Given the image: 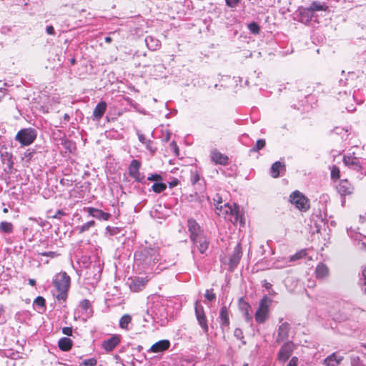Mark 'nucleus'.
<instances>
[{"label":"nucleus","mask_w":366,"mask_h":366,"mask_svg":"<svg viewBox=\"0 0 366 366\" xmlns=\"http://www.w3.org/2000/svg\"><path fill=\"white\" fill-rule=\"evenodd\" d=\"M36 138V132L32 128L22 129L18 132L15 139L22 146L31 144Z\"/></svg>","instance_id":"6"},{"label":"nucleus","mask_w":366,"mask_h":366,"mask_svg":"<svg viewBox=\"0 0 366 366\" xmlns=\"http://www.w3.org/2000/svg\"><path fill=\"white\" fill-rule=\"evenodd\" d=\"M179 180L177 179H174L169 183V187L173 188V187L177 186L179 184Z\"/></svg>","instance_id":"58"},{"label":"nucleus","mask_w":366,"mask_h":366,"mask_svg":"<svg viewBox=\"0 0 366 366\" xmlns=\"http://www.w3.org/2000/svg\"><path fill=\"white\" fill-rule=\"evenodd\" d=\"M248 29L254 34H259L260 29L259 25L255 22L249 24Z\"/></svg>","instance_id":"38"},{"label":"nucleus","mask_w":366,"mask_h":366,"mask_svg":"<svg viewBox=\"0 0 366 366\" xmlns=\"http://www.w3.org/2000/svg\"><path fill=\"white\" fill-rule=\"evenodd\" d=\"M193 245L197 248L201 254H204L208 249L209 242L204 234L199 235L191 239Z\"/></svg>","instance_id":"11"},{"label":"nucleus","mask_w":366,"mask_h":366,"mask_svg":"<svg viewBox=\"0 0 366 366\" xmlns=\"http://www.w3.org/2000/svg\"><path fill=\"white\" fill-rule=\"evenodd\" d=\"M204 297L212 302L216 299V295L213 292V290H207L204 294Z\"/></svg>","instance_id":"40"},{"label":"nucleus","mask_w":366,"mask_h":366,"mask_svg":"<svg viewBox=\"0 0 366 366\" xmlns=\"http://www.w3.org/2000/svg\"><path fill=\"white\" fill-rule=\"evenodd\" d=\"M147 47L151 50H156L159 46V41L152 36H148L145 39Z\"/></svg>","instance_id":"30"},{"label":"nucleus","mask_w":366,"mask_h":366,"mask_svg":"<svg viewBox=\"0 0 366 366\" xmlns=\"http://www.w3.org/2000/svg\"><path fill=\"white\" fill-rule=\"evenodd\" d=\"M290 330V324L286 322H282L277 329V335L276 340H275L276 342L280 343V342L287 340V339L289 337Z\"/></svg>","instance_id":"12"},{"label":"nucleus","mask_w":366,"mask_h":366,"mask_svg":"<svg viewBox=\"0 0 366 366\" xmlns=\"http://www.w3.org/2000/svg\"><path fill=\"white\" fill-rule=\"evenodd\" d=\"M34 304L41 308L45 307V299L43 297L38 296L34 301Z\"/></svg>","instance_id":"41"},{"label":"nucleus","mask_w":366,"mask_h":366,"mask_svg":"<svg viewBox=\"0 0 366 366\" xmlns=\"http://www.w3.org/2000/svg\"><path fill=\"white\" fill-rule=\"evenodd\" d=\"M309 7L313 13L315 11H326L328 9V6L326 5V4L321 3L320 1H313Z\"/></svg>","instance_id":"29"},{"label":"nucleus","mask_w":366,"mask_h":366,"mask_svg":"<svg viewBox=\"0 0 366 366\" xmlns=\"http://www.w3.org/2000/svg\"><path fill=\"white\" fill-rule=\"evenodd\" d=\"M39 254L43 257H49L51 258H54L59 255L56 252H40Z\"/></svg>","instance_id":"46"},{"label":"nucleus","mask_w":366,"mask_h":366,"mask_svg":"<svg viewBox=\"0 0 366 366\" xmlns=\"http://www.w3.org/2000/svg\"><path fill=\"white\" fill-rule=\"evenodd\" d=\"M342 161L348 168L366 175V159L357 157L353 153L345 154Z\"/></svg>","instance_id":"4"},{"label":"nucleus","mask_w":366,"mask_h":366,"mask_svg":"<svg viewBox=\"0 0 366 366\" xmlns=\"http://www.w3.org/2000/svg\"><path fill=\"white\" fill-rule=\"evenodd\" d=\"M199 180V176L197 172L192 173L191 182L194 184Z\"/></svg>","instance_id":"53"},{"label":"nucleus","mask_w":366,"mask_h":366,"mask_svg":"<svg viewBox=\"0 0 366 366\" xmlns=\"http://www.w3.org/2000/svg\"><path fill=\"white\" fill-rule=\"evenodd\" d=\"M170 346V342L167 340H162L154 343L149 349V351L157 353L167 350Z\"/></svg>","instance_id":"21"},{"label":"nucleus","mask_w":366,"mask_h":366,"mask_svg":"<svg viewBox=\"0 0 366 366\" xmlns=\"http://www.w3.org/2000/svg\"><path fill=\"white\" fill-rule=\"evenodd\" d=\"M170 148L174 152L176 156L179 155V148L177 143L174 141L170 143Z\"/></svg>","instance_id":"48"},{"label":"nucleus","mask_w":366,"mask_h":366,"mask_svg":"<svg viewBox=\"0 0 366 366\" xmlns=\"http://www.w3.org/2000/svg\"><path fill=\"white\" fill-rule=\"evenodd\" d=\"M295 350V345L291 341L285 342L280 347L277 353V360L281 362H285L291 356Z\"/></svg>","instance_id":"8"},{"label":"nucleus","mask_w":366,"mask_h":366,"mask_svg":"<svg viewBox=\"0 0 366 366\" xmlns=\"http://www.w3.org/2000/svg\"><path fill=\"white\" fill-rule=\"evenodd\" d=\"M290 200L292 204L301 211L305 212L310 208L307 198L299 191L293 192L290 195Z\"/></svg>","instance_id":"7"},{"label":"nucleus","mask_w":366,"mask_h":366,"mask_svg":"<svg viewBox=\"0 0 366 366\" xmlns=\"http://www.w3.org/2000/svg\"><path fill=\"white\" fill-rule=\"evenodd\" d=\"M362 289L364 290L365 292L366 293V280H364Z\"/></svg>","instance_id":"64"},{"label":"nucleus","mask_w":366,"mask_h":366,"mask_svg":"<svg viewBox=\"0 0 366 366\" xmlns=\"http://www.w3.org/2000/svg\"><path fill=\"white\" fill-rule=\"evenodd\" d=\"M88 213L90 216L99 219V220H108L111 214L109 213L105 212L101 209L94 208V207H89L87 209Z\"/></svg>","instance_id":"20"},{"label":"nucleus","mask_w":366,"mask_h":366,"mask_svg":"<svg viewBox=\"0 0 366 366\" xmlns=\"http://www.w3.org/2000/svg\"><path fill=\"white\" fill-rule=\"evenodd\" d=\"M152 142L150 140H148V142L145 144L146 147L148 150H149L152 153H154L156 150V149L153 148L151 145Z\"/></svg>","instance_id":"56"},{"label":"nucleus","mask_w":366,"mask_h":366,"mask_svg":"<svg viewBox=\"0 0 366 366\" xmlns=\"http://www.w3.org/2000/svg\"><path fill=\"white\" fill-rule=\"evenodd\" d=\"M73 345V342L69 337H61L58 342V346L62 351H69Z\"/></svg>","instance_id":"25"},{"label":"nucleus","mask_w":366,"mask_h":366,"mask_svg":"<svg viewBox=\"0 0 366 366\" xmlns=\"http://www.w3.org/2000/svg\"><path fill=\"white\" fill-rule=\"evenodd\" d=\"M105 41L107 43H110L112 41V38L110 36L105 37Z\"/></svg>","instance_id":"63"},{"label":"nucleus","mask_w":366,"mask_h":366,"mask_svg":"<svg viewBox=\"0 0 366 366\" xmlns=\"http://www.w3.org/2000/svg\"><path fill=\"white\" fill-rule=\"evenodd\" d=\"M138 139L142 144H146L148 140L146 139L145 136L143 134H138Z\"/></svg>","instance_id":"55"},{"label":"nucleus","mask_w":366,"mask_h":366,"mask_svg":"<svg viewBox=\"0 0 366 366\" xmlns=\"http://www.w3.org/2000/svg\"><path fill=\"white\" fill-rule=\"evenodd\" d=\"M147 280L144 277H135L131 278L128 282L130 289L134 292H138L145 286Z\"/></svg>","instance_id":"17"},{"label":"nucleus","mask_w":366,"mask_h":366,"mask_svg":"<svg viewBox=\"0 0 366 366\" xmlns=\"http://www.w3.org/2000/svg\"><path fill=\"white\" fill-rule=\"evenodd\" d=\"M162 177L158 174H152L147 177V180H149V181H158V180H162Z\"/></svg>","instance_id":"47"},{"label":"nucleus","mask_w":366,"mask_h":366,"mask_svg":"<svg viewBox=\"0 0 366 366\" xmlns=\"http://www.w3.org/2000/svg\"><path fill=\"white\" fill-rule=\"evenodd\" d=\"M337 190L343 197L352 194L354 192V187L347 179H342L337 186Z\"/></svg>","instance_id":"14"},{"label":"nucleus","mask_w":366,"mask_h":366,"mask_svg":"<svg viewBox=\"0 0 366 366\" xmlns=\"http://www.w3.org/2000/svg\"><path fill=\"white\" fill-rule=\"evenodd\" d=\"M210 157L215 164L226 165L228 162V157L222 154L217 149L211 152Z\"/></svg>","instance_id":"18"},{"label":"nucleus","mask_w":366,"mask_h":366,"mask_svg":"<svg viewBox=\"0 0 366 366\" xmlns=\"http://www.w3.org/2000/svg\"><path fill=\"white\" fill-rule=\"evenodd\" d=\"M187 226L190 233V239L195 238L199 235L204 234L203 230L201 229L198 223L193 219H188Z\"/></svg>","instance_id":"16"},{"label":"nucleus","mask_w":366,"mask_h":366,"mask_svg":"<svg viewBox=\"0 0 366 366\" xmlns=\"http://www.w3.org/2000/svg\"><path fill=\"white\" fill-rule=\"evenodd\" d=\"M107 109V104L105 102H100L94 108L92 114L94 120H99L104 114Z\"/></svg>","instance_id":"22"},{"label":"nucleus","mask_w":366,"mask_h":366,"mask_svg":"<svg viewBox=\"0 0 366 366\" xmlns=\"http://www.w3.org/2000/svg\"><path fill=\"white\" fill-rule=\"evenodd\" d=\"M97 364V360L96 358H89L86 360H83L80 364L79 366H96Z\"/></svg>","instance_id":"37"},{"label":"nucleus","mask_w":366,"mask_h":366,"mask_svg":"<svg viewBox=\"0 0 366 366\" xmlns=\"http://www.w3.org/2000/svg\"><path fill=\"white\" fill-rule=\"evenodd\" d=\"M340 169L337 166H333L331 169V178L332 179H337L340 178Z\"/></svg>","instance_id":"39"},{"label":"nucleus","mask_w":366,"mask_h":366,"mask_svg":"<svg viewBox=\"0 0 366 366\" xmlns=\"http://www.w3.org/2000/svg\"><path fill=\"white\" fill-rule=\"evenodd\" d=\"M229 308L226 305H222L219 310V320L223 332H228L229 330Z\"/></svg>","instance_id":"10"},{"label":"nucleus","mask_w":366,"mask_h":366,"mask_svg":"<svg viewBox=\"0 0 366 366\" xmlns=\"http://www.w3.org/2000/svg\"><path fill=\"white\" fill-rule=\"evenodd\" d=\"M73 329L71 327H65L62 328V333L67 336L72 335Z\"/></svg>","instance_id":"49"},{"label":"nucleus","mask_w":366,"mask_h":366,"mask_svg":"<svg viewBox=\"0 0 366 366\" xmlns=\"http://www.w3.org/2000/svg\"><path fill=\"white\" fill-rule=\"evenodd\" d=\"M299 360L297 357H292L287 366H297Z\"/></svg>","instance_id":"52"},{"label":"nucleus","mask_w":366,"mask_h":366,"mask_svg":"<svg viewBox=\"0 0 366 366\" xmlns=\"http://www.w3.org/2000/svg\"><path fill=\"white\" fill-rule=\"evenodd\" d=\"M129 175L138 182H142L144 179V177L139 172L131 174Z\"/></svg>","instance_id":"44"},{"label":"nucleus","mask_w":366,"mask_h":366,"mask_svg":"<svg viewBox=\"0 0 366 366\" xmlns=\"http://www.w3.org/2000/svg\"><path fill=\"white\" fill-rule=\"evenodd\" d=\"M342 359V356L338 355L337 353L334 352L325 360V363L327 366H337L341 362Z\"/></svg>","instance_id":"23"},{"label":"nucleus","mask_w":366,"mask_h":366,"mask_svg":"<svg viewBox=\"0 0 366 366\" xmlns=\"http://www.w3.org/2000/svg\"><path fill=\"white\" fill-rule=\"evenodd\" d=\"M194 309L195 315L199 326L204 333H207L209 331V327L203 306L199 305L198 302H196Z\"/></svg>","instance_id":"9"},{"label":"nucleus","mask_w":366,"mask_h":366,"mask_svg":"<svg viewBox=\"0 0 366 366\" xmlns=\"http://www.w3.org/2000/svg\"><path fill=\"white\" fill-rule=\"evenodd\" d=\"M141 162L137 159H133L129 167V174L139 172Z\"/></svg>","instance_id":"31"},{"label":"nucleus","mask_w":366,"mask_h":366,"mask_svg":"<svg viewBox=\"0 0 366 366\" xmlns=\"http://www.w3.org/2000/svg\"><path fill=\"white\" fill-rule=\"evenodd\" d=\"M159 259V252L157 248L145 247L134 254V263L142 270H146Z\"/></svg>","instance_id":"1"},{"label":"nucleus","mask_w":366,"mask_h":366,"mask_svg":"<svg viewBox=\"0 0 366 366\" xmlns=\"http://www.w3.org/2000/svg\"><path fill=\"white\" fill-rule=\"evenodd\" d=\"M239 308L242 312L246 322H249L252 320V311L250 305L242 298L239 300Z\"/></svg>","instance_id":"15"},{"label":"nucleus","mask_w":366,"mask_h":366,"mask_svg":"<svg viewBox=\"0 0 366 366\" xmlns=\"http://www.w3.org/2000/svg\"><path fill=\"white\" fill-rule=\"evenodd\" d=\"M306 254L305 252L302 250L297 252L295 254L290 257V261L293 262L297 259L302 258Z\"/></svg>","instance_id":"43"},{"label":"nucleus","mask_w":366,"mask_h":366,"mask_svg":"<svg viewBox=\"0 0 366 366\" xmlns=\"http://www.w3.org/2000/svg\"><path fill=\"white\" fill-rule=\"evenodd\" d=\"M285 165L280 162H275L271 167L270 174L274 178H277L280 176V169L284 167Z\"/></svg>","instance_id":"27"},{"label":"nucleus","mask_w":366,"mask_h":366,"mask_svg":"<svg viewBox=\"0 0 366 366\" xmlns=\"http://www.w3.org/2000/svg\"><path fill=\"white\" fill-rule=\"evenodd\" d=\"M29 284L30 285H31V286H35V285H36V281H35V280H34V279H29Z\"/></svg>","instance_id":"61"},{"label":"nucleus","mask_w":366,"mask_h":366,"mask_svg":"<svg viewBox=\"0 0 366 366\" xmlns=\"http://www.w3.org/2000/svg\"><path fill=\"white\" fill-rule=\"evenodd\" d=\"M242 248L240 244H237L234 248L232 254L229 257V269L232 271L239 264L242 258Z\"/></svg>","instance_id":"13"},{"label":"nucleus","mask_w":366,"mask_h":366,"mask_svg":"<svg viewBox=\"0 0 366 366\" xmlns=\"http://www.w3.org/2000/svg\"><path fill=\"white\" fill-rule=\"evenodd\" d=\"M300 21L302 22H309L313 16V12L310 7L304 8L300 11Z\"/></svg>","instance_id":"26"},{"label":"nucleus","mask_w":366,"mask_h":366,"mask_svg":"<svg viewBox=\"0 0 366 366\" xmlns=\"http://www.w3.org/2000/svg\"><path fill=\"white\" fill-rule=\"evenodd\" d=\"M214 204L217 210V214L220 215H231L234 219H229L230 221L237 222L239 219V209L238 207L234 204L233 205L229 203H224L222 204V197L219 194H216L213 198Z\"/></svg>","instance_id":"2"},{"label":"nucleus","mask_w":366,"mask_h":366,"mask_svg":"<svg viewBox=\"0 0 366 366\" xmlns=\"http://www.w3.org/2000/svg\"><path fill=\"white\" fill-rule=\"evenodd\" d=\"M362 276H363V280H366V267L363 269Z\"/></svg>","instance_id":"62"},{"label":"nucleus","mask_w":366,"mask_h":366,"mask_svg":"<svg viewBox=\"0 0 366 366\" xmlns=\"http://www.w3.org/2000/svg\"><path fill=\"white\" fill-rule=\"evenodd\" d=\"M53 285L58 291L56 299L65 301L70 286V277L65 272H61L54 276Z\"/></svg>","instance_id":"3"},{"label":"nucleus","mask_w":366,"mask_h":366,"mask_svg":"<svg viewBox=\"0 0 366 366\" xmlns=\"http://www.w3.org/2000/svg\"><path fill=\"white\" fill-rule=\"evenodd\" d=\"M131 322H132V316L129 315H127V314L124 315L119 320V327L122 329L129 330V325L131 323Z\"/></svg>","instance_id":"28"},{"label":"nucleus","mask_w":366,"mask_h":366,"mask_svg":"<svg viewBox=\"0 0 366 366\" xmlns=\"http://www.w3.org/2000/svg\"><path fill=\"white\" fill-rule=\"evenodd\" d=\"M316 277L318 279H324L329 274L328 267L323 263H319L315 269Z\"/></svg>","instance_id":"24"},{"label":"nucleus","mask_w":366,"mask_h":366,"mask_svg":"<svg viewBox=\"0 0 366 366\" xmlns=\"http://www.w3.org/2000/svg\"><path fill=\"white\" fill-rule=\"evenodd\" d=\"M79 307L81 308L82 310H84L86 313H91V304L90 302L88 300H83L79 303Z\"/></svg>","instance_id":"36"},{"label":"nucleus","mask_w":366,"mask_h":366,"mask_svg":"<svg viewBox=\"0 0 366 366\" xmlns=\"http://www.w3.org/2000/svg\"><path fill=\"white\" fill-rule=\"evenodd\" d=\"M234 336L240 340H242V343L245 344V341H244V335L243 332L240 328H236L234 331Z\"/></svg>","instance_id":"42"},{"label":"nucleus","mask_w":366,"mask_h":366,"mask_svg":"<svg viewBox=\"0 0 366 366\" xmlns=\"http://www.w3.org/2000/svg\"><path fill=\"white\" fill-rule=\"evenodd\" d=\"M170 139V133L167 132L166 136L164 138V141L169 142Z\"/></svg>","instance_id":"60"},{"label":"nucleus","mask_w":366,"mask_h":366,"mask_svg":"<svg viewBox=\"0 0 366 366\" xmlns=\"http://www.w3.org/2000/svg\"><path fill=\"white\" fill-rule=\"evenodd\" d=\"M64 215H65V212L61 209H59L58 211L56 212V213L53 216V217L56 218V219H60L62 216H64Z\"/></svg>","instance_id":"54"},{"label":"nucleus","mask_w":366,"mask_h":366,"mask_svg":"<svg viewBox=\"0 0 366 366\" xmlns=\"http://www.w3.org/2000/svg\"><path fill=\"white\" fill-rule=\"evenodd\" d=\"M120 342V337L119 335H114L102 342V347L107 352L112 351Z\"/></svg>","instance_id":"19"},{"label":"nucleus","mask_w":366,"mask_h":366,"mask_svg":"<svg viewBox=\"0 0 366 366\" xmlns=\"http://www.w3.org/2000/svg\"><path fill=\"white\" fill-rule=\"evenodd\" d=\"M225 2L229 7L236 8L239 5L240 0H225Z\"/></svg>","instance_id":"45"},{"label":"nucleus","mask_w":366,"mask_h":366,"mask_svg":"<svg viewBox=\"0 0 366 366\" xmlns=\"http://www.w3.org/2000/svg\"><path fill=\"white\" fill-rule=\"evenodd\" d=\"M264 287L267 290H270L272 289V284L267 282L266 280H264V285H263Z\"/></svg>","instance_id":"59"},{"label":"nucleus","mask_w":366,"mask_h":366,"mask_svg":"<svg viewBox=\"0 0 366 366\" xmlns=\"http://www.w3.org/2000/svg\"><path fill=\"white\" fill-rule=\"evenodd\" d=\"M266 142L265 140L263 139H258L256 142V144L254 147L250 149L249 152H256L259 150L263 149L265 147Z\"/></svg>","instance_id":"35"},{"label":"nucleus","mask_w":366,"mask_h":366,"mask_svg":"<svg viewBox=\"0 0 366 366\" xmlns=\"http://www.w3.org/2000/svg\"><path fill=\"white\" fill-rule=\"evenodd\" d=\"M46 33L49 35H54L55 33L54 28L52 26H48L46 29Z\"/></svg>","instance_id":"57"},{"label":"nucleus","mask_w":366,"mask_h":366,"mask_svg":"<svg viewBox=\"0 0 366 366\" xmlns=\"http://www.w3.org/2000/svg\"><path fill=\"white\" fill-rule=\"evenodd\" d=\"M152 189L154 192L159 194L167 189V185L162 182H156L152 185Z\"/></svg>","instance_id":"34"},{"label":"nucleus","mask_w":366,"mask_h":366,"mask_svg":"<svg viewBox=\"0 0 366 366\" xmlns=\"http://www.w3.org/2000/svg\"><path fill=\"white\" fill-rule=\"evenodd\" d=\"M95 226V222L94 220L89 221L81 226L77 227L76 229L79 230V233H83L86 231H88L91 227Z\"/></svg>","instance_id":"33"},{"label":"nucleus","mask_w":366,"mask_h":366,"mask_svg":"<svg viewBox=\"0 0 366 366\" xmlns=\"http://www.w3.org/2000/svg\"><path fill=\"white\" fill-rule=\"evenodd\" d=\"M272 300L267 296H264L259 304L258 309L254 314L255 321L258 324H264L269 317V307Z\"/></svg>","instance_id":"5"},{"label":"nucleus","mask_w":366,"mask_h":366,"mask_svg":"<svg viewBox=\"0 0 366 366\" xmlns=\"http://www.w3.org/2000/svg\"><path fill=\"white\" fill-rule=\"evenodd\" d=\"M106 229L109 232L111 235H115L119 233V229L117 227H111L108 226Z\"/></svg>","instance_id":"51"},{"label":"nucleus","mask_w":366,"mask_h":366,"mask_svg":"<svg viewBox=\"0 0 366 366\" xmlns=\"http://www.w3.org/2000/svg\"><path fill=\"white\" fill-rule=\"evenodd\" d=\"M14 227L11 222H2L0 224V230L4 233H11L13 232Z\"/></svg>","instance_id":"32"},{"label":"nucleus","mask_w":366,"mask_h":366,"mask_svg":"<svg viewBox=\"0 0 366 366\" xmlns=\"http://www.w3.org/2000/svg\"><path fill=\"white\" fill-rule=\"evenodd\" d=\"M61 144L64 145V147L66 149H68V150H69V151H71V150L72 143H71V141L67 140V139H63V140L61 141Z\"/></svg>","instance_id":"50"}]
</instances>
